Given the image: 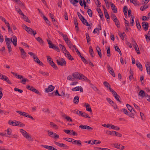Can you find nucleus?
I'll use <instances>...</instances> for the list:
<instances>
[{
    "label": "nucleus",
    "instance_id": "e2e57ef3",
    "mask_svg": "<svg viewBox=\"0 0 150 150\" xmlns=\"http://www.w3.org/2000/svg\"><path fill=\"white\" fill-rule=\"evenodd\" d=\"M74 79L72 76L69 75L67 77V79L69 80L73 81Z\"/></svg>",
    "mask_w": 150,
    "mask_h": 150
},
{
    "label": "nucleus",
    "instance_id": "13d9d810",
    "mask_svg": "<svg viewBox=\"0 0 150 150\" xmlns=\"http://www.w3.org/2000/svg\"><path fill=\"white\" fill-rule=\"evenodd\" d=\"M87 13L91 17L92 16V12L91 9H88L87 10Z\"/></svg>",
    "mask_w": 150,
    "mask_h": 150
},
{
    "label": "nucleus",
    "instance_id": "ddd939ff",
    "mask_svg": "<svg viewBox=\"0 0 150 150\" xmlns=\"http://www.w3.org/2000/svg\"><path fill=\"white\" fill-rule=\"evenodd\" d=\"M142 24L143 28L145 31H146L148 30L149 25L148 22H143L142 23Z\"/></svg>",
    "mask_w": 150,
    "mask_h": 150
},
{
    "label": "nucleus",
    "instance_id": "680f3d73",
    "mask_svg": "<svg viewBox=\"0 0 150 150\" xmlns=\"http://www.w3.org/2000/svg\"><path fill=\"white\" fill-rule=\"evenodd\" d=\"M120 111H122L125 114L128 115L129 113V112L126 109H123L122 110H120Z\"/></svg>",
    "mask_w": 150,
    "mask_h": 150
},
{
    "label": "nucleus",
    "instance_id": "20e7f679",
    "mask_svg": "<svg viewBox=\"0 0 150 150\" xmlns=\"http://www.w3.org/2000/svg\"><path fill=\"white\" fill-rule=\"evenodd\" d=\"M56 62L59 65L62 66H65L66 64V62L65 60L63 58H60L59 59H57Z\"/></svg>",
    "mask_w": 150,
    "mask_h": 150
},
{
    "label": "nucleus",
    "instance_id": "9d476101",
    "mask_svg": "<svg viewBox=\"0 0 150 150\" xmlns=\"http://www.w3.org/2000/svg\"><path fill=\"white\" fill-rule=\"evenodd\" d=\"M12 37L10 38V41H11L13 43L15 47L17 45V38L14 35H12Z\"/></svg>",
    "mask_w": 150,
    "mask_h": 150
},
{
    "label": "nucleus",
    "instance_id": "de8ad7c7",
    "mask_svg": "<svg viewBox=\"0 0 150 150\" xmlns=\"http://www.w3.org/2000/svg\"><path fill=\"white\" fill-rule=\"evenodd\" d=\"M16 4H18L22 8H24L25 7L24 4L20 0H18V1H17V2H16Z\"/></svg>",
    "mask_w": 150,
    "mask_h": 150
},
{
    "label": "nucleus",
    "instance_id": "e433bc0d",
    "mask_svg": "<svg viewBox=\"0 0 150 150\" xmlns=\"http://www.w3.org/2000/svg\"><path fill=\"white\" fill-rule=\"evenodd\" d=\"M1 79L6 81L8 83H9V80L8 79V78L6 76L2 75L1 78Z\"/></svg>",
    "mask_w": 150,
    "mask_h": 150
},
{
    "label": "nucleus",
    "instance_id": "1a4fd4ad",
    "mask_svg": "<svg viewBox=\"0 0 150 150\" xmlns=\"http://www.w3.org/2000/svg\"><path fill=\"white\" fill-rule=\"evenodd\" d=\"M81 75H82V74L78 72H76L72 74V76L74 79L75 78L80 80L82 79Z\"/></svg>",
    "mask_w": 150,
    "mask_h": 150
},
{
    "label": "nucleus",
    "instance_id": "c756f323",
    "mask_svg": "<svg viewBox=\"0 0 150 150\" xmlns=\"http://www.w3.org/2000/svg\"><path fill=\"white\" fill-rule=\"evenodd\" d=\"M97 141V140H94L93 141V142L91 143V140L89 141L88 142V143L89 144H100L101 143V142L100 141H99L98 142L96 143V142Z\"/></svg>",
    "mask_w": 150,
    "mask_h": 150
},
{
    "label": "nucleus",
    "instance_id": "6e6552de",
    "mask_svg": "<svg viewBox=\"0 0 150 150\" xmlns=\"http://www.w3.org/2000/svg\"><path fill=\"white\" fill-rule=\"evenodd\" d=\"M49 136L51 137H53L56 139H58L59 138V136L55 133L51 132H50L49 130H48L47 131Z\"/></svg>",
    "mask_w": 150,
    "mask_h": 150
},
{
    "label": "nucleus",
    "instance_id": "4468645a",
    "mask_svg": "<svg viewBox=\"0 0 150 150\" xmlns=\"http://www.w3.org/2000/svg\"><path fill=\"white\" fill-rule=\"evenodd\" d=\"M79 127L81 129H86L89 130H92L93 129V128L92 127L86 125H81L79 126Z\"/></svg>",
    "mask_w": 150,
    "mask_h": 150
},
{
    "label": "nucleus",
    "instance_id": "37998d69",
    "mask_svg": "<svg viewBox=\"0 0 150 150\" xmlns=\"http://www.w3.org/2000/svg\"><path fill=\"white\" fill-rule=\"evenodd\" d=\"M136 64L140 71H142L143 69L142 67L141 63L139 62H137Z\"/></svg>",
    "mask_w": 150,
    "mask_h": 150
},
{
    "label": "nucleus",
    "instance_id": "f03ea898",
    "mask_svg": "<svg viewBox=\"0 0 150 150\" xmlns=\"http://www.w3.org/2000/svg\"><path fill=\"white\" fill-rule=\"evenodd\" d=\"M10 125L12 126H16L19 127H24L25 125L24 124L20 121L16 120H14L13 121L11 122L10 123Z\"/></svg>",
    "mask_w": 150,
    "mask_h": 150
},
{
    "label": "nucleus",
    "instance_id": "774afa93",
    "mask_svg": "<svg viewBox=\"0 0 150 150\" xmlns=\"http://www.w3.org/2000/svg\"><path fill=\"white\" fill-rule=\"evenodd\" d=\"M47 62H48V63L50 64V63H51V62L53 61L52 60V58L50 56H47Z\"/></svg>",
    "mask_w": 150,
    "mask_h": 150
},
{
    "label": "nucleus",
    "instance_id": "4d7b16f0",
    "mask_svg": "<svg viewBox=\"0 0 150 150\" xmlns=\"http://www.w3.org/2000/svg\"><path fill=\"white\" fill-rule=\"evenodd\" d=\"M16 10L20 15L23 16L24 14L21 11L20 9L18 8H16Z\"/></svg>",
    "mask_w": 150,
    "mask_h": 150
},
{
    "label": "nucleus",
    "instance_id": "6e6d98bb",
    "mask_svg": "<svg viewBox=\"0 0 150 150\" xmlns=\"http://www.w3.org/2000/svg\"><path fill=\"white\" fill-rule=\"evenodd\" d=\"M64 131L66 134L71 135V131H71V130H69V129H64L63 130Z\"/></svg>",
    "mask_w": 150,
    "mask_h": 150
},
{
    "label": "nucleus",
    "instance_id": "a19ab883",
    "mask_svg": "<svg viewBox=\"0 0 150 150\" xmlns=\"http://www.w3.org/2000/svg\"><path fill=\"white\" fill-rule=\"evenodd\" d=\"M118 35L120 38L124 40V38L125 36H126V35L125 34V32H123V33H119Z\"/></svg>",
    "mask_w": 150,
    "mask_h": 150
},
{
    "label": "nucleus",
    "instance_id": "69168bd1",
    "mask_svg": "<svg viewBox=\"0 0 150 150\" xmlns=\"http://www.w3.org/2000/svg\"><path fill=\"white\" fill-rule=\"evenodd\" d=\"M111 18L113 21L115 20H116V19H117V18L114 14H111Z\"/></svg>",
    "mask_w": 150,
    "mask_h": 150
},
{
    "label": "nucleus",
    "instance_id": "6ab92c4d",
    "mask_svg": "<svg viewBox=\"0 0 150 150\" xmlns=\"http://www.w3.org/2000/svg\"><path fill=\"white\" fill-rule=\"evenodd\" d=\"M11 73H12L13 75L15 76L16 78H17L19 79H21L23 78V76L19 75L17 73L11 72Z\"/></svg>",
    "mask_w": 150,
    "mask_h": 150
},
{
    "label": "nucleus",
    "instance_id": "a211bd4d",
    "mask_svg": "<svg viewBox=\"0 0 150 150\" xmlns=\"http://www.w3.org/2000/svg\"><path fill=\"white\" fill-rule=\"evenodd\" d=\"M111 7L114 13H116L117 12V9L116 7L113 3H111Z\"/></svg>",
    "mask_w": 150,
    "mask_h": 150
},
{
    "label": "nucleus",
    "instance_id": "ea45409f",
    "mask_svg": "<svg viewBox=\"0 0 150 150\" xmlns=\"http://www.w3.org/2000/svg\"><path fill=\"white\" fill-rule=\"evenodd\" d=\"M59 47L62 50L63 52H64L65 53H67L68 51L66 49L65 47L64 46L61 44L59 45Z\"/></svg>",
    "mask_w": 150,
    "mask_h": 150
},
{
    "label": "nucleus",
    "instance_id": "4c0bfd02",
    "mask_svg": "<svg viewBox=\"0 0 150 150\" xmlns=\"http://www.w3.org/2000/svg\"><path fill=\"white\" fill-rule=\"evenodd\" d=\"M35 39L40 43L42 44H44V41L40 37L35 38Z\"/></svg>",
    "mask_w": 150,
    "mask_h": 150
},
{
    "label": "nucleus",
    "instance_id": "0eeeda50",
    "mask_svg": "<svg viewBox=\"0 0 150 150\" xmlns=\"http://www.w3.org/2000/svg\"><path fill=\"white\" fill-rule=\"evenodd\" d=\"M54 143L55 144L58 145L60 147H63L66 149H68L69 148L68 146L62 143L58 142L55 141L54 142Z\"/></svg>",
    "mask_w": 150,
    "mask_h": 150
},
{
    "label": "nucleus",
    "instance_id": "2f4dec72",
    "mask_svg": "<svg viewBox=\"0 0 150 150\" xmlns=\"http://www.w3.org/2000/svg\"><path fill=\"white\" fill-rule=\"evenodd\" d=\"M126 106L128 110L130 111L131 113L132 114H134V113L133 112V111H132L133 108L132 107L128 104H126Z\"/></svg>",
    "mask_w": 150,
    "mask_h": 150
},
{
    "label": "nucleus",
    "instance_id": "2eb2a0df",
    "mask_svg": "<svg viewBox=\"0 0 150 150\" xmlns=\"http://www.w3.org/2000/svg\"><path fill=\"white\" fill-rule=\"evenodd\" d=\"M146 68L147 73L149 75H150V63L149 62H146L145 64Z\"/></svg>",
    "mask_w": 150,
    "mask_h": 150
},
{
    "label": "nucleus",
    "instance_id": "a18cd8bd",
    "mask_svg": "<svg viewBox=\"0 0 150 150\" xmlns=\"http://www.w3.org/2000/svg\"><path fill=\"white\" fill-rule=\"evenodd\" d=\"M103 84L107 88H109L110 90V88H111L110 85V84L107 81H104L103 82Z\"/></svg>",
    "mask_w": 150,
    "mask_h": 150
},
{
    "label": "nucleus",
    "instance_id": "8fccbe9b",
    "mask_svg": "<svg viewBox=\"0 0 150 150\" xmlns=\"http://www.w3.org/2000/svg\"><path fill=\"white\" fill-rule=\"evenodd\" d=\"M86 39H87V42L88 43L89 42L91 41V38L88 33H86L85 34Z\"/></svg>",
    "mask_w": 150,
    "mask_h": 150
},
{
    "label": "nucleus",
    "instance_id": "39448f33",
    "mask_svg": "<svg viewBox=\"0 0 150 150\" xmlns=\"http://www.w3.org/2000/svg\"><path fill=\"white\" fill-rule=\"evenodd\" d=\"M74 111L76 112V113L77 114L79 115V116H81L83 117L86 118H91V117L89 116L88 114H87L84 112L79 111L77 110H75Z\"/></svg>",
    "mask_w": 150,
    "mask_h": 150
},
{
    "label": "nucleus",
    "instance_id": "412c9836",
    "mask_svg": "<svg viewBox=\"0 0 150 150\" xmlns=\"http://www.w3.org/2000/svg\"><path fill=\"white\" fill-rule=\"evenodd\" d=\"M74 23L75 27L76 29V31L78 32L79 31V27L77 20L76 18H74Z\"/></svg>",
    "mask_w": 150,
    "mask_h": 150
},
{
    "label": "nucleus",
    "instance_id": "cd10ccee",
    "mask_svg": "<svg viewBox=\"0 0 150 150\" xmlns=\"http://www.w3.org/2000/svg\"><path fill=\"white\" fill-rule=\"evenodd\" d=\"M20 131L24 137H25L26 135L28 134L25 131L22 129H20Z\"/></svg>",
    "mask_w": 150,
    "mask_h": 150
},
{
    "label": "nucleus",
    "instance_id": "5701e85b",
    "mask_svg": "<svg viewBox=\"0 0 150 150\" xmlns=\"http://www.w3.org/2000/svg\"><path fill=\"white\" fill-rule=\"evenodd\" d=\"M138 96L142 97V98L146 96V94L145 92L143 90H141L138 93Z\"/></svg>",
    "mask_w": 150,
    "mask_h": 150
},
{
    "label": "nucleus",
    "instance_id": "c85d7f7f",
    "mask_svg": "<svg viewBox=\"0 0 150 150\" xmlns=\"http://www.w3.org/2000/svg\"><path fill=\"white\" fill-rule=\"evenodd\" d=\"M85 105L86 106V110L90 112H92V110L89 104L87 103H85Z\"/></svg>",
    "mask_w": 150,
    "mask_h": 150
},
{
    "label": "nucleus",
    "instance_id": "c03bdc74",
    "mask_svg": "<svg viewBox=\"0 0 150 150\" xmlns=\"http://www.w3.org/2000/svg\"><path fill=\"white\" fill-rule=\"evenodd\" d=\"M23 17L22 18L25 21L28 22V23H30L31 22L30 20L28 18L25 16L24 14L23 15Z\"/></svg>",
    "mask_w": 150,
    "mask_h": 150
},
{
    "label": "nucleus",
    "instance_id": "052dcab7",
    "mask_svg": "<svg viewBox=\"0 0 150 150\" xmlns=\"http://www.w3.org/2000/svg\"><path fill=\"white\" fill-rule=\"evenodd\" d=\"M42 146L44 148H45L48 150H50L52 149V146H49L48 145H42Z\"/></svg>",
    "mask_w": 150,
    "mask_h": 150
},
{
    "label": "nucleus",
    "instance_id": "5fc2aeb1",
    "mask_svg": "<svg viewBox=\"0 0 150 150\" xmlns=\"http://www.w3.org/2000/svg\"><path fill=\"white\" fill-rule=\"evenodd\" d=\"M110 47L107 48V56L108 57H110Z\"/></svg>",
    "mask_w": 150,
    "mask_h": 150
},
{
    "label": "nucleus",
    "instance_id": "72a5a7b5",
    "mask_svg": "<svg viewBox=\"0 0 150 150\" xmlns=\"http://www.w3.org/2000/svg\"><path fill=\"white\" fill-rule=\"evenodd\" d=\"M131 3H132L134 6H137L139 5V4L137 1L136 0H129Z\"/></svg>",
    "mask_w": 150,
    "mask_h": 150
},
{
    "label": "nucleus",
    "instance_id": "79ce46f5",
    "mask_svg": "<svg viewBox=\"0 0 150 150\" xmlns=\"http://www.w3.org/2000/svg\"><path fill=\"white\" fill-rule=\"evenodd\" d=\"M90 85L91 86V87L94 90V91L97 92L98 93H99V92H100L99 90L97 88L96 86H94L93 85L91 84V83H90Z\"/></svg>",
    "mask_w": 150,
    "mask_h": 150
},
{
    "label": "nucleus",
    "instance_id": "f8f14e48",
    "mask_svg": "<svg viewBox=\"0 0 150 150\" xmlns=\"http://www.w3.org/2000/svg\"><path fill=\"white\" fill-rule=\"evenodd\" d=\"M107 68L110 74L111 75H112L113 77H115V75L112 68L111 67H110V66L109 64L107 65Z\"/></svg>",
    "mask_w": 150,
    "mask_h": 150
},
{
    "label": "nucleus",
    "instance_id": "49530a36",
    "mask_svg": "<svg viewBox=\"0 0 150 150\" xmlns=\"http://www.w3.org/2000/svg\"><path fill=\"white\" fill-rule=\"evenodd\" d=\"M134 16H131L130 23L131 24L132 26H133L134 24Z\"/></svg>",
    "mask_w": 150,
    "mask_h": 150
},
{
    "label": "nucleus",
    "instance_id": "7c9ffc66",
    "mask_svg": "<svg viewBox=\"0 0 150 150\" xmlns=\"http://www.w3.org/2000/svg\"><path fill=\"white\" fill-rule=\"evenodd\" d=\"M70 3L72 4L74 6H77L76 5L79 1V0H69Z\"/></svg>",
    "mask_w": 150,
    "mask_h": 150
},
{
    "label": "nucleus",
    "instance_id": "f704fd0d",
    "mask_svg": "<svg viewBox=\"0 0 150 150\" xmlns=\"http://www.w3.org/2000/svg\"><path fill=\"white\" fill-rule=\"evenodd\" d=\"M79 97L77 96H75L74 98V102L76 104H77L79 102Z\"/></svg>",
    "mask_w": 150,
    "mask_h": 150
},
{
    "label": "nucleus",
    "instance_id": "3c124183",
    "mask_svg": "<svg viewBox=\"0 0 150 150\" xmlns=\"http://www.w3.org/2000/svg\"><path fill=\"white\" fill-rule=\"evenodd\" d=\"M63 139L69 142H72L73 140H74V139L70 138H63Z\"/></svg>",
    "mask_w": 150,
    "mask_h": 150
},
{
    "label": "nucleus",
    "instance_id": "dca6fc26",
    "mask_svg": "<svg viewBox=\"0 0 150 150\" xmlns=\"http://www.w3.org/2000/svg\"><path fill=\"white\" fill-rule=\"evenodd\" d=\"M30 91L34 92L35 93L38 94L39 95H41V94L39 91L38 90L36 89L33 86H31L30 89Z\"/></svg>",
    "mask_w": 150,
    "mask_h": 150
},
{
    "label": "nucleus",
    "instance_id": "0e129e2a",
    "mask_svg": "<svg viewBox=\"0 0 150 150\" xmlns=\"http://www.w3.org/2000/svg\"><path fill=\"white\" fill-rule=\"evenodd\" d=\"M16 112L17 113H18L19 114H20V115H22L23 116L24 115H25V114H26V112H22L21 111L19 110L16 111Z\"/></svg>",
    "mask_w": 150,
    "mask_h": 150
},
{
    "label": "nucleus",
    "instance_id": "b1692460",
    "mask_svg": "<svg viewBox=\"0 0 150 150\" xmlns=\"http://www.w3.org/2000/svg\"><path fill=\"white\" fill-rule=\"evenodd\" d=\"M104 13L105 15V18L107 19H110V16L107 11V9L105 8H104Z\"/></svg>",
    "mask_w": 150,
    "mask_h": 150
},
{
    "label": "nucleus",
    "instance_id": "423d86ee",
    "mask_svg": "<svg viewBox=\"0 0 150 150\" xmlns=\"http://www.w3.org/2000/svg\"><path fill=\"white\" fill-rule=\"evenodd\" d=\"M113 146L115 148L120 150H123L125 148V147L120 144L117 143H115L113 144Z\"/></svg>",
    "mask_w": 150,
    "mask_h": 150
},
{
    "label": "nucleus",
    "instance_id": "bb28decb",
    "mask_svg": "<svg viewBox=\"0 0 150 150\" xmlns=\"http://www.w3.org/2000/svg\"><path fill=\"white\" fill-rule=\"evenodd\" d=\"M25 138L27 139L28 141H33V139L32 137L31 136L28 134L25 137Z\"/></svg>",
    "mask_w": 150,
    "mask_h": 150
},
{
    "label": "nucleus",
    "instance_id": "f3484780",
    "mask_svg": "<svg viewBox=\"0 0 150 150\" xmlns=\"http://www.w3.org/2000/svg\"><path fill=\"white\" fill-rule=\"evenodd\" d=\"M63 53L65 54V56L68 59L71 61L74 59L73 57L71 55L69 52H68L67 53H65L63 52Z\"/></svg>",
    "mask_w": 150,
    "mask_h": 150
},
{
    "label": "nucleus",
    "instance_id": "09e8293b",
    "mask_svg": "<svg viewBox=\"0 0 150 150\" xmlns=\"http://www.w3.org/2000/svg\"><path fill=\"white\" fill-rule=\"evenodd\" d=\"M16 4H18L22 8H24L25 7L24 4L20 0H18V1H17V2H16Z\"/></svg>",
    "mask_w": 150,
    "mask_h": 150
},
{
    "label": "nucleus",
    "instance_id": "4be33fe9",
    "mask_svg": "<svg viewBox=\"0 0 150 150\" xmlns=\"http://www.w3.org/2000/svg\"><path fill=\"white\" fill-rule=\"evenodd\" d=\"M96 30H97V31L99 33V30H101V26L100 25L98 24V28H95L94 30L93 31V33H97V32L96 31Z\"/></svg>",
    "mask_w": 150,
    "mask_h": 150
},
{
    "label": "nucleus",
    "instance_id": "a878e982",
    "mask_svg": "<svg viewBox=\"0 0 150 150\" xmlns=\"http://www.w3.org/2000/svg\"><path fill=\"white\" fill-rule=\"evenodd\" d=\"M72 143L74 144L79 145L80 146H81V142L80 140H76L74 139V140H73Z\"/></svg>",
    "mask_w": 150,
    "mask_h": 150
},
{
    "label": "nucleus",
    "instance_id": "c9c22d12",
    "mask_svg": "<svg viewBox=\"0 0 150 150\" xmlns=\"http://www.w3.org/2000/svg\"><path fill=\"white\" fill-rule=\"evenodd\" d=\"M132 41L134 43V47L135 49V50H137L138 49V46L136 43V42L134 41V40L133 38H132Z\"/></svg>",
    "mask_w": 150,
    "mask_h": 150
},
{
    "label": "nucleus",
    "instance_id": "338daca9",
    "mask_svg": "<svg viewBox=\"0 0 150 150\" xmlns=\"http://www.w3.org/2000/svg\"><path fill=\"white\" fill-rule=\"evenodd\" d=\"M80 87L79 86H77L76 87L74 88H73L71 89V90L73 91H79L80 90Z\"/></svg>",
    "mask_w": 150,
    "mask_h": 150
},
{
    "label": "nucleus",
    "instance_id": "f257e3e1",
    "mask_svg": "<svg viewBox=\"0 0 150 150\" xmlns=\"http://www.w3.org/2000/svg\"><path fill=\"white\" fill-rule=\"evenodd\" d=\"M24 28L25 30L29 34H33V35H35L37 33L36 31H34L32 28L30 27H27L26 25L24 26Z\"/></svg>",
    "mask_w": 150,
    "mask_h": 150
},
{
    "label": "nucleus",
    "instance_id": "58836bf2",
    "mask_svg": "<svg viewBox=\"0 0 150 150\" xmlns=\"http://www.w3.org/2000/svg\"><path fill=\"white\" fill-rule=\"evenodd\" d=\"M50 65L55 70H57L58 68L56 64L53 62V61H52L50 63Z\"/></svg>",
    "mask_w": 150,
    "mask_h": 150
},
{
    "label": "nucleus",
    "instance_id": "393cba45",
    "mask_svg": "<svg viewBox=\"0 0 150 150\" xmlns=\"http://www.w3.org/2000/svg\"><path fill=\"white\" fill-rule=\"evenodd\" d=\"M81 75L82 79L81 80L83 81H85L86 82H88L89 83L91 82L90 80L88 79L85 76L82 74V75Z\"/></svg>",
    "mask_w": 150,
    "mask_h": 150
},
{
    "label": "nucleus",
    "instance_id": "603ef678",
    "mask_svg": "<svg viewBox=\"0 0 150 150\" xmlns=\"http://www.w3.org/2000/svg\"><path fill=\"white\" fill-rule=\"evenodd\" d=\"M50 125L51 127H53V128L55 129H57V125L54 124V123L53 122H50Z\"/></svg>",
    "mask_w": 150,
    "mask_h": 150
},
{
    "label": "nucleus",
    "instance_id": "7ed1b4c3",
    "mask_svg": "<svg viewBox=\"0 0 150 150\" xmlns=\"http://www.w3.org/2000/svg\"><path fill=\"white\" fill-rule=\"evenodd\" d=\"M110 88V91L112 93L113 95V96L116 99L118 102H119L120 103H122V102L119 99V98L120 97V96L118 95L117 94V93L112 89L111 88Z\"/></svg>",
    "mask_w": 150,
    "mask_h": 150
},
{
    "label": "nucleus",
    "instance_id": "473e14b6",
    "mask_svg": "<svg viewBox=\"0 0 150 150\" xmlns=\"http://www.w3.org/2000/svg\"><path fill=\"white\" fill-rule=\"evenodd\" d=\"M96 50L98 52V53L99 56L100 57V58H101L102 57V54L100 48L98 47H97L96 48Z\"/></svg>",
    "mask_w": 150,
    "mask_h": 150
},
{
    "label": "nucleus",
    "instance_id": "aec40b11",
    "mask_svg": "<svg viewBox=\"0 0 150 150\" xmlns=\"http://www.w3.org/2000/svg\"><path fill=\"white\" fill-rule=\"evenodd\" d=\"M5 39L7 46L8 51L9 52V38H7V36H6L5 37Z\"/></svg>",
    "mask_w": 150,
    "mask_h": 150
},
{
    "label": "nucleus",
    "instance_id": "864d4df0",
    "mask_svg": "<svg viewBox=\"0 0 150 150\" xmlns=\"http://www.w3.org/2000/svg\"><path fill=\"white\" fill-rule=\"evenodd\" d=\"M114 22H115V24L117 26V27L118 28H120V22L118 20L117 18L116 19V20H115L114 21Z\"/></svg>",
    "mask_w": 150,
    "mask_h": 150
},
{
    "label": "nucleus",
    "instance_id": "9b49d317",
    "mask_svg": "<svg viewBox=\"0 0 150 150\" xmlns=\"http://www.w3.org/2000/svg\"><path fill=\"white\" fill-rule=\"evenodd\" d=\"M54 86L52 85H49L47 88H45V92L49 93L52 91L54 89Z\"/></svg>",
    "mask_w": 150,
    "mask_h": 150
},
{
    "label": "nucleus",
    "instance_id": "bf43d9fd",
    "mask_svg": "<svg viewBox=\"0 0 150 150\" xmlns=\"http://www.w3.org/2000/svg\"><path fill=\"white\" fill-rule=\"evenodd\" d=\"M28 54H30L31 56H32L33 58L34 59H35V57H36V56L35 55V54L33 52H29L28 53Z\"/></svg>",
    "mask_w": 150,
    "mask_h": 150
}]
</instances>
